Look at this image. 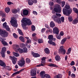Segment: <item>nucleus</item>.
Here are the masks:
<instances>
[{"label": "nucleus", "instance_id": "49", "mask_svg": "<svg viewBox=\"0 0 78 78\" xmlns=\"http://www.w3.org/2000/svg\"><path fill=\"white\" fill-rule=\"evenodd\" d=\"M20 71H17L15 73H13L12 74V76H14L15 75H16V74H18L19 73H20Z\"/></svg>", "mask_w": 78, "mask_h": 78}, {"label": "nucleus", "instance_id": "62", "mask_svg": "<svg viewBox=\"0 0 78 78\" xmlns=\"http://www.w3.org/2000/svg\"><path fill=\"white\" fill-rule=\"evenodd\" d=\"M60 34L61 36H64V33L63 32H61L60 33Z\"/></svg>", "mask_w": 78, "mask_h": 78}, {"label": "nucleus", "instance_id": "31", "mask_svg": "<svg viewBox=\"0 0 78 78\" xmlns=\"http://www.w3.org/2000/svg\"><path fill=\"white\" fill-rule=\"evenodd\" d=\"M18 31L19 34H20V35H21V36H23V34L22 30L19 29H18Z\"/></svg>", "mask_w": 78, "mask_h": 78}, {"label": "nucleus", "instance_id": "14", "mask_svg": "<svg viewBox=\"0 0 78 78\" xmlns=\"http://www.w3.org/2000/svg\"><path fill=\"white\" fill-rule=\"evenodd\" d=\"M53 33L54 34H59V29L57 27H55L53 29Z\"/></svg>", "mask_w": 78, "mask_h": 78}, {"label": "nucleus", "instance_id": "57", "mask_svg": "<svg viewBox=\"0 0 78 78\" xmlns=\"http://www.w3.org/2000/svg\"><path fill=\"white\" fill-rule=\"evenodd\" d=\"M71 78H75V74H72L71 75Z\"/></svg>", "mask_w": 78, "mask_h": 78}, {"label": "nucleus", "instance_id": "34", "mask_svg": "<svg viewBox=\"0 0 78 78\" xmlns=\"http://www.w3.org/2000/svg\"><path fill=\"white\" fill-rule=\"evenodd\" d=\"M48 66L50 67H58V66L53 64H50L48 65Z\"/></svg>", "mask_w": 78, "mask_h": 78}, {"label": "nucleus", "instance_id": "10", "mask_svg": "<svg viewBox=\"0 0 78 78\" xmlns=\"http://www.w3.org/2000/svg\"><path fill=\"white\" fill-rule=\"evenodd\" d=\"M18 64L20 67H25V62L23 59H22L18 61Z\"/></svg>", "mask_w": 78, "mask_h": 78}, {"label": "nucleus", "instance_id": "43", "mask_svg": "<svg viewBox=\"0 0 78 78\" xmlns=\"http://www.w3.org/2000/svg\"><path fill=\"white\" fill-rule=\"evenodd\" d=\"M31 30H32L33 31H35V30H36V27L34 26V25L32 26Z\"/></svg>", "mask_w": 78, "mask_h": 78}, {"label": "nucleus", "instance_id": "38", "mask_svg": "<svg viewBox=\"0 0 78 78\" xmlns=\"http://www.w3.org/2000/svg\"><path fill=\"white\" fill-rule=\"evenodd\" d=\"M38 42L39 44H41L43 43V40L42 39H39L38 40Z\"/></svg>", "mask_w": 78, "mask_h": 78}, {"label": "nucleus", "instance_id": "37", "mask_svg": "<svg viewBox=\"0 0 78 78\" xmlns=\"http://www.w3.org/2000/svg\"><path fill=\"white\" fill-rule=\"evenodd\" d=\"M68 19L69 22H72L73 20V18L72 17V16H69L68 17Z\"/></svg>", "mask_w": 78, "mask_h": 78}, {"label": "nucleus", "instance_id": "47", "mask_svg": "<svg viewBox=\"0 0 78 78\" xmlns=\"http://www.w3.org/2000/svg\"><path fill=\"white\" fill-rule=\"evenodd\" d=\"M65 8H66V9H70V7L69 4H66L65 6Z\"/></svg>", "mask_w": 78, "mask_h": 78}, {"label": "nucleus", "instance_id": "19", "mask_svg": "<svg viewBox=\"0 0 78 78\" xmlns=\"http://www.w3.org/2000/svg\"><path fill=\"white\" fill-rule=\"evenodd\" d=\"M30 74L32 76L36 75V72L35 71L32 70L30 71Z\"/></svg>", "mask_w": 78, "mask_h": 78}, {"label": "nucleus", "instance_id": "36", "mask_svg": "<svg viewBox=\"0 0 78 78\" xmlns=\"http://www.w3.org/2000/svg\"><path fill=\"white\" fill-rule=\"evenodd\" d=\"M71 50H72V48H69L68 49L67 52H66L67 55H69L70 52H71Z\"/></svg>", "mask_w": 78, "mask_h": 78}, {"label": "nucleus", "instance_id": "53", "mask_svg": "<svg viewBox=\"0 0 78 78\" xmlns=\"http://www.w3.org/2000/svg\"><path fill=\"white\" fill-rule=\"evenodd\" d=\"M33 14H34L35 16H37V12L36 11H33Z\"/></svg>", "mask_w": 78, "mask_h": 78}, {"label": "nucleus", "instance_id": "33", "mask_svg": "<svg viewBox=\"0 0 78 78\" xmlns=\"http://www.w3.org/2000/svg\"><path fill=\"white\" fill-rule=\"evenodd\" d=\"M18 52L19 51L20 53H22L23 52V51L22 49L19 48L17 49Z\"/></svg>", "mask_w": 78, "mask_h": 78}, {"label": "nucleus", "instance_id": "59", "mask_svg": "<svg viewBox=\"0 0 78 78\" xmlns=\"http://www.w3.org/2000/svg\"><path fill=\"white\" fill-rule=\"evenodd\" d=\"M31 43V41L30 39H28L27 41V44H30Z\"/></svg>", "mask_w": 78, "mask_h": 78}, {"label": "nucleus", "instance_id": "12", "mask_svg": "<svg viewBox=\"0 0 78 78\" xmlns=\"http://www.w3.org/2000/svg\"><path fill=\"white\" fill-rule=\"evenodd\" d=\"M0 39L1 40H2L1 41V43L4 46H7V45H8V43L5 41H6V39H3L1 37H0Z\"/></svg>", "mask_w": 78, "mask_h": 78}, {"label": "nucleus", "instance_id": "35", "mask_svg": "<svg viewBox=\"0 0 78 78\" xmlns=\"http://www.w3.org/2000/svg\"><path fill=\"white\" fill-rule=\"evenodd\" d=\"M12 11L13 14H16V12H17V10L16 9H13L12 10Z\"/></svg>", "mask_w": 78, "mask_h": 78}, {"label": "nucleus", "instance_id": "24", "mask_svg": "<svg viewBox=\"0 0 78 78\" xmlns=\"http://www.w3.org/2000/svg\"><path fill=\"white\" fill-rule=\"evenodd\" d=\"M12 54L15 57H19L20 56V55L19 53L14 51L12 52Z\"/></svg>", "mask_w": 78, "mask_h": 78}, {"label": "nucleus", "instance_id": "54", "mask_svg": "<svg viewBox=\"0 0 78 78\" xmlns=\"http://www.w3.org/2000/svg\"><path fill=\"white\" fill-rule=\"evenodd\" d=\"M13 36L15 38H16V39H17V38L18 37L17 35L15 33H14L13 34Z\"/></svg>", "mask_w": 78, "mask_h": 78}, {"label": "nucleus", "instance_id": "58", "mask_svg": "<svg viewBox=\"0 0 78 78\" xmlns=\"http://www.w3.org/2000/svg\"><path fill=\"white\" fill-rule=\"evenodd\" d=\"M20 46L21 47H25V44L23 43H21Z\"/></svg>", "mask_w": 78, "mask_h": 78}, {"label": "nucleus", "instance_id": "48", "mask_svg": "<svg viewBox=\"0 0 78 78\" xmlns=\"http://www.w3.org/2000/svg\"><path fill=\"white\" fill-rule=\"evenodd\" d=\"M56 37L58 39L60 40L61 38V36L60 35H56Z\"/></svg>", "mask_w": 78, "mask_h": 78}, {"label": "nucleus", "instance_id": "56", "mask_svg": "<svg viewBox=\"0 0 78 78\" xmlns=\"http://www.w3.org/2000/svg\"><path fill=\"white\" fill-rule=\"evenodd\" d=\"M56 2L57 3H58V4H60V3H61V1L60 0H56Z\"/></svg>", "mask_w": 78, "mask_h": 78}, {"label": "nucleus", "instance_id": "25", "mask_svg": "<svg viewBox=\"0 0 78 78\" xmlns=\"http://www.w3.org/2000/svg\"><path fill=\"white\" fill-rule=\"evenodd\" d=\"M45 59H46V57H43L41 59V62L43 64H44V65H45Z\"/></svg>", "mask_w": 78, "mask_h": 78}, {"label": "nucleus", "instance_id": "6", "mask_svg": "<svg viewBox=\"0 0 78 78\" xmlns=\"http://www.w3.org/2000/svg\"><path fill=\"white\" fill-rule=\"evenodd\" d=\"M0 35L4 37H7L8 36V33L6 30L1 29L0 30Z\"/></svg>", "mask_w": 78, "mask_h": 78}, {"label": "nucleus", "instance_id": "4", "mask_svg": "<svg viewBox=\"0 0 78 78\" xmlns=\"http://www.w3.org/2000/svg\"><path fill=\"white\" fill-rule=\"evenodd\" d=\"M63 12L64 15H66L67 16H69L72 12V9H70V10H68L65 8L63 9Z\"/></svg>", "mask_w": 78, "mask_h": 78}, {"label": "nucleus", "instance_id": "27", "mask_svg": "<svg viewBox=\"0 0 78 78\" xmlns=\"http://www.w3.org/2000/svg\"><path fill=\"white\" fill-rule=\"evenodd\" d=\"M28 3L29 5H33V3H34V1L33 0H30L28 1Z\"/></svg>", "mask_w": 78, "mask_h": 78}, {"label": "nucleus", "instance_id": "46", "mask_svg": "<svg viewBox=\"0 0 78 78\" xmlns=\"http://www.w3.org/2000/svg\"><path fill=\"white\" fill-rule=\"evenodd\" d=\"M23 50L24 53H27V52L28 51V49H27V48H23Z\"/></svg>", "mask_w": 78, "mask_h": 78}, {"label": "nucleus", "instance_id": "40", "mask_svg": "<svg viewBox=\"0 0 78 78\" xmlns=\"http://www.w3.org/2000/svg\"><path fill=\"white\" fill-rule=\"evenodd\" d=\"M5 52H1V56L2 57V58H5Z\"/></svg>", "mask_w": 78, "mask_h": 78}, {"label": "nucleus", "instance_id": "21", "mask_svg": "<svg viewBox=\"0 0 78 78\" xmlns=\"http://www.w3.org/2000/svg\"><path fill=\"white\" fill-rule=\"evenodd\" d=\"M50 26L51 28H54L55 27V23L53 21H51L50 23Z\"/></svg>", "mask_w": 78, "mask_h": 78}, {"label": "nucleus", "instance_id": "7", "mask_svg": "<svg viewBox=\"0 0 78 78\" xmlns=\"http://www.w3.org/2000/svg\"><path fill=\"white\" fill-rule=\"evenodd\" d=\"M52 18L55 22H57V23H58L59 24L61 23V21L60 20V18L56 16V15H52Z\"/></svg>", "mask_w": 78, "mask_h": 78}, {"label": "nucleus", "instance_id": "13", "mask_svg": "<svg viewBox=\"0 0 78 78\" xmlns=\"http://www.w3.org/2000/svg\"><path fill=\"white\" fill-rule=\"evenodd\" d=\"M9 58H11V60H12L13 64H16L17 58L15 57H12L11 56H9Z\"/></svg>", "mask_w": 78, "mask_h": 78}, {"label": "nucleus", "instance_id": "42", "mask_svg": "<svg viewBox=\"0 0 78 78\" xmlns=\"http://www.w3.org/2000/svg\"><path fill=\"white\" fill-rule=\"evenodd\" d=\"M45 66V64H43L42 63H41V64L37 65L36 66L39 67H41V66Z\"/></svg>", "mask_w": 78, "mask_h": 78}, {"label": "nucleus", "instance_id": "39", "mask_svg": "<svg viewBox=\"0 0 78 78\" xmlns=\"http://www.w3.org/2000/svg\"><path fill=\"white\" fill-rule=\"evenodd\" d=\"M5 69L8 70H11V67L9 66H7L5 68Z\"/></svg>", "mask_w": 78, "mask_h": 78}, {"label": "nucleus", "instance_id": "32", "mask_svg": "<svg viewBox=\"0 0 78 78\" xmlns=\"http://www.w3.org/2000/svg\"><path fill=\"white\" fill-rule=\"evenodd\" d=\"M19 39L21 41L23 42H25V39H24V38L22 36H21L20 37H19Z\"/></svg>", "mask_w": 78, "mask_h": 78}, {"label": "nucleus", "instance_id": "30", "mask_svg": "<svg viewBox=\"0 0 78 78\" xmlns=\"http://www.w3.org/2000/svg\"><path fill=\"white\" fill-rule=\"evenodd\" d=\"M44 51L46 54L50 53V51L48 48H46L44 49Z\"/></svg>", "mask_w": 78, "mask_h": 78}, {"label": "nucleus", "instance_id": "8", "mask_svg": "<svg viewBox=\"0 0 78 78\" xmlns=\"http://www.w3.org/2000/svg\"><path fill=\"white\" fill-rule=\"evenodd\" d=\"M45 71H41L40 73V76L41 78H44L45 77V78H50V76L49 75L47 74H45Z\"/></svg>", "mask_w": 78, "mask_h": 78}, {"label": "nucleus", "instance_id": "11", "mask_svg": "<svg viewBox=\"0 0 78 78\" xmlns=\"http://www.w3.org/2000/svg\"><path fill=\"white\" fill-rule=\"evenodd\" d=\"M28 13H29L28 10L25 9L23 11V12H22L21 13V14L23 17H24L25 16H28Z\"/></svg>", "mask_w": 78, "mask_h": 78}, {"label": "nucleus", "instance_id": "20", "mask_svg": "<svg viewBox=\"0 0 78 78\" xmlns=\"http://www.w3.org/2000/svg\"><path fill=\"white\" fill-rule=\"evenodd\" d=\"M67 41V38L66 37L63 38L61 41V44L62 45H64L65 42Z\"/></svg>", "mask_w": 78, "mask_h": 78}, {"label": "nucleus", "instance_id": "23", "mask_svg": "<svg viewBox=\"0 0 78 78\" xmlns=\"http://www.w3.org/2000/svg\"><path fill=\"white\" fill-rule=\"evenodd\" d=\"M55 59L57 61H59L61 60V57L59 55H56L55 57Z\"/></svg>", "mask_w": 78, "mask_h": 78}, {"label": "nucleus", "instance_id": "3", "mask_svg": "<svg viewBox=\"0 0 78 78\" xmlns=\"http://www.w3.org/2000/svg\"><path fill=\"white\" fill-rule=\"evenodd\" d=\"M48 39L49 40L48 41V42L50 45H54V46H56V43L55 42L52 41L53 40V35H49Z\"/></svg>", "mask_w": 78, "mask_h": 78}, {"label": "nucleus", "instance_id": "63", "mask_svg": "<svg viewBox=\"0 0 78 78\" xmlns=\"http://www.w3.org/2000/svg\"><path fill=\"white\" fill-rule=\"evenodd\" d=\"M34 40L35 41H37V38L36 37H35L34 38Z\"/></svg>", "mask_w": 78, "mask_h": 78}, {"label": "nucleus", "instance_id": "1", "mask_svg": "<svg viewBox=\"0 0 78 78\" xmlns=\"http://www.w3.org/2000/svg\"><path fill=\"white\" fill-rule=\"evenodd\" d=\"M21 22L22 23V26L24 30L26 29V27L27 25H30L32 23L30 19H28L26 18H23L21 20Z\"/></svg>", "mask_w": 78, "mask_h": 78}, {"label": "nucleus", "instance_id": "45", "mask_svg": "<svg viewBox=\"0 0 78 78\" xmlns=\"http://www.w3.org/2000/svg\"><path fill=\"white\" fill-rule=\"evenodd\" d=\"M0 16H3V17H5V15L3 13L2 11H0Z\"/></svg>", "mask_w": 78, "mask_h": 78}, {"label": "nucleus", "instance_id": "50", "mask_svg": "<svg viewBox=\"0 0 78 78\" xmlns=\"http://www.w3.org/2000/svg\"><path fill=\"white\" fill-rule=\"evenodd\" d=\"M65 4H66V2H62V8H63L64 6V5H65Z\"/></svg>", "mask_w": 78, "mask_h": 78}, {"label": "nucleus", "instance_id": "2", "mask_svg": "<svg viewBox=\"0 0 78 78\" xmlns=\"http://www.w3.org/2000/svg\"><path fill=\"white\" fill-rule=\"evenodd\" d=\"M62 11L61 6L59 4H56L55 8L53 9V10L52 12L53 14H55V12L57 13H61Z\"/></svg>", "mask_w": 78, "mask_h": 78}, {"label": "nucleus", "instance_id": "26", "mask_svg": "<svg viewBox=\"0 0 78 78\" xmlns=\"http://www.w3.org/2000/svg\"><path fill=\"white\" fill-rule=\"evenodd\" d=\"M62 76L61 74H58V75L55 76L54 78H62Z\"/></svg>", "mask_w": 78, "mask_h": 78}, {"label": "nucleus", "instance_id": "9", "mask_svg": "<svg viewBox=\"0 0 78 78\" xmlns=\"http://www.w3.org/2000/svg\"><path fill=\"white\" fill-rule=\"evenodd\" d=\"M58 52L59 53H61L62 55H65L66 51V49L64 48V46H62L60 47V48L58 49Z\"/></svg>", "mask_w": 78, "mask_h": 78}, {"label": "nucleus", "instance_id": "44", "mask_svg": "<svg viewBox=\"0 0 78 78\" xmlns=\"http://www.w3.org/2000/svg\"><path fill=\"white\" fill-rule=\"evenodd\" d=\"M73 11H74L77 14L78 13V9L75 8H73Z\"/></svg>", "mask_w": 78, "mask_h": 78}, {"label": "nucleus", "instance_id": "29", "mask_svg": "<svg viewBox=\"0 0 78 78\" xmlns=\"http://www.w3.org/2000/svg\"><path fill=\"white\" fill-rule=\"evenodd\" d=\"M6 50V47H4L2 48L1 51V52L5 53Z\"/></svg>", "mask_w": 78, "mask_h": 78}, {"label": "nucleus", "instance_id": "18", "mask_svg": "<svg viewBox=\"0 0 78 78\" xmlns=\"http://www.w3.org/2000/svg\"><path fill=\"white\" fill-rule=\"evenodd\" d=\"M0 66H2V67H6V64H5V62L2 61V60H0Z\"/></svg>", "mask_w": 78, "mask_h": 78}, {"label": "nucleus", "instance_id": "17", "mask_svg": "<svg viewBox=\"0 0 78 78\" xmlns=\"http://www.w3.org/2000/svg\"><path fill=\"white\" fill-rule=\"evenodd\" d=\"M31 54L35 58H37L38 57H40L41 55L37 53H35L34 52L32 51Z\"/></svg>", "mask_w": 78, "mask_h": 78}, {"label": "nucleus", "instance_id": "55", "mask_svg": "<svg viewBox=\"0 0 78 78\" xmlns=\"http://www.w3.org/2000/svg\"><path fill=\"white\" fill-rule=\"evenodd\" d=\"M46 30V29L45 28H43L41 30V33H44L45 32V30Z\"/></svg>", "mask_w": 78, "mask_h": 78}, {"label": "nucleus", "instance_id": "51", "mask_svg": "<svg viewBox=\"0 0 78 78\" xmlns=\"http://www.w3.org/2000/svg\"><path fill=\"white\" fill-rule=\"evenodd\" d=\"M60 20L62 22H64V16L61 17Z\"/></svg>", "mask_w": 78, "mask_h": 78}, {"label": "nucleus", "instance_id": "15", "mask_svg": "<svg viewBox=\"0 0 78 78\" xmlns=\"http://www.w3.org/2000/svg\"><path fill=\"white\" fill-rule=\"evenodd\" d=\"M13 49L15 50V52H18V50H17V49H18V48H19V45H18L16 44V45H13Z\"/></svg>", "mask_w": 78, "mask_h": 78}, {"label": "nucleus", "instance_id": "60", "mask_svg": "<svg viewBox=\"0 0 78 78\" xmlns=\"http://www.w3.org/2000/svg\"><path fill=\"white\" fill-rule=\"evenodd\" d=\"M71 66H74L75 65V62L73 61H72L70 63Z\"/></svg>", "mask_w": 78, "mask_h": 78}, {"label": "nucleus", "instance_id": "5", "mask_svg": "<svg viewBox=\"0 0 78 78\" xmlns=\"http://www.w3.org/2000/svg\"><path fill=\"white\" fill-rule=\"evenodd\" d=\"M10 23L11 25L13 27H17V23L16 18L14 17H12L10 21Z\"/></svg>", "mask_w": 78, "mask_h": 78}, {"label": "nucleus", "instance_id": "61", "mask_svg": "<svg viewBox=\"0 0 78 78\" xmlns=\"http://www.w3.org/2000/svg\"><path fill=\"white\" fill-rule=\"evenodd\" d=\"M45 27L46 28H48V29H50V27H49V26L47 25V24H45Z\"/></svg>", "mask_w": 78, "mask_h": 78}, {"label": "nucleus", "instance_id": "64", "mask_svg": "<svg viewBox=\"0 0 78 78\" xmlns=\"http://www.w3.org/2000/svg\"><path fill=\"white\" fill-rule=\"evenodd\" d=\"M56 16H58V17H61V15L59 13H56Z\"/></svg>", "mask_w": 78, "mask_h": 78}, {"label": "nucleus", "instance_id": "22", "mask_svg": "<svg viewBox=\"0 0 78 78\" xmlns=\"http://www.w3.org/2000/svg\"><path fill=\"white\" fill-rule=\"evenodd\" d=\"M78 23V18H76L75 19L73 20L72 21L73 24H74L75 25V24H77Z\"/></svg>", "mask_w": 78, "mask_h": 78}, {"label": "nucleus", "instance_id": "28", "mask_svg": "<svg viewBox=\"0 0 78 78\" xmlns=\"http://www.w3.org/2000/svg\"><path fill=\"white\" fill-rule=\"evenodd\" d=\"M5 12H6L7 13L9 12L10 11V9L9 7H6L5 9Z\"/></svg>", "mask_w": 78, "mask_h": 78}, {"label": "nucleus", "instance_id": "16", "mask_svg": "<svg viewBox=\"0 0 78 78\" xmlns=\"http://www.w3.org/2000/svg\"><path fill=\"white\" fill-rule=\"evenodd\" d=\"M3 27L5 28L6 30H7V31H9L10 30V29H9V26L7 25V23H6V22H5L3 24Z\"/></svg>", "mask_w": 78, "mask_h": 78}, {"label": "nucleus", "instance_id": "41", "mask_svg": "<svg viewBox=\"0 0 78 78\" xmlns=\"http://www.w3.org/2000/svg\"><path fill=\"white\" fill-rule=\"evenodd\" d=\"M49 5L50 6H53L54 5V2L51 1L49 3Z\"/></svg>", "mask_w": 78, "mask_h": 78}, {"label": "nucleus", "instance_id": "52", "mask_svg": "<svg viewBox=\"0 0 78 78\" xmlns=\"http://www.w3.org/2000/svg\"><path fill=\"white\" fill-rule=\"evenodd\" d=\"M26 62L27 63H30V60L28 58H27L26 60Z\"/></svg>", "mask_w": 78, "mask_h": 78}]
</instances>
